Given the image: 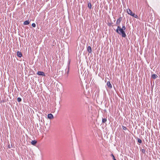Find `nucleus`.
<instances>
[{"label": "nucleus", "mask_w": 160, "mask_h": 160, "mask_svg": "<svg viewBox=\"0 0 160 160\" xmlns=\"http://www.w3.org/2000/svg\"><path fill=\"white\" fill-rule=\"evenodd\" d=\"M116 32L119 34L122 35V37L125 38L126 37V35L124 31L121 29V28L119 26H118Z\"/></svg>", "instance_id": "obj_1"}, {"label": "nucleus", "mask_w": 160, "mask_h": 160, "mask_svg": "<svg viewBox=\"0 0 160 160\" xmlns=\"http://www.w3.org/2000/svg\"><path fill=\"white\" fill-rule=\"evenodd\" d=\"M127 12L129 14L132 16L133 17L135 18H138L137 15L135 13L132 12V11L131 10L129 9H127Z\"/></svg>", "instance_id": "obj_2"}, {"label": "nucleus", "mask_w": 160, "mask_h": 160, "mask_svg": "<svg viewBox=\"0 0 160 160\" xmlns=\"http://www.w3.org/2000/svg\"><path fill=\"white\" fill-rule=\"evenodd\" d=\"M122 20V18L120 17L119 18H118L117 21L116 22V24L119 25L120 24V23Z\"/></svg>", "instance_id": "obj_3"}, {"label": "nucleus", "mask_w": 160, "mask_h": 160, "mask_svg": "<svg viewBox=\"0 0 160 160\" xmlns=\"http://www.w3.org/2000/svg\"><path fill=\"white\" fill-rule=\"evenodd\" d=\"M37 74L39 75H42L43 76H45V74L44 72H42L41 71H38L37 73Z\"/></svg>", "instance_id": "obj_4"}, {"label": "nucleus", "mask_w": 160, "mask_h": 160, "mask_svg": "<svg viewBox=\"0 0 160 160\" xmlns=\"http://www.w3.org/2000/svg\"><path fill=\"white\" fill-rule=\"evenodd\" d=\"M87 52H88L89 53H91L92 52V48L90 46H88L87 47Z\"/></svg>", "instance_id": "obj_5"}, {"label": "nucleus", "mask_w": 160, "mask_h": 160, "mask_svg": "<svg viewBox=\"0 0 160 160\" xmlns=\"http://www.w3.org/2000/svg\"><path fill=\"white\" fill-rule=\"evenodd\" d=\"M107 86L110 88H112V85L111 84L110 82L109 81H108L107 83Z\"/></svg>", "instance_id": "obj_6"}, {"label": "nucleus", "mask_w": 160, "mask_h": 160, "mask_svg": "<svg viewBox=\"0 0 160 160\" xmlns=\"http://www.w3.org/2000/svg\"><path fill=\"white\" fill-rule=\"evenodd\" d=\"M48 117L50 119H51L53 118V116L52 114L51 113L48 114Z\"/></svg>", "instance_id": "obj_7"}, {"label": "nucleus", "mask_w": 160, "mask_h": 160, "mask_svg": "<svg viewBox=\"0 0 160 160\" xmlns=\"http://www.w3.org/2000/svg\"><path fill=\"white\" fill-rule=\"evenodd\" d=\"M151 78L153 79H155L156 78L158 77L157 75L156 74H153L151 75Z\"/></svg>", "instance_id": "obj_8"}, {"label": "nucleus", "mask_w": 160, "mask_h": 160, "mask_svg": "<svg viewBox=\"0 0 160 160\" xmlns=\"http://www.w3.org/2000/svg\"><path fill=\"white\" fill-rule=\"evenodd\" d=\"M37 141L36 140H32L31 142V143L33 145H35L37 143Z\"/></svg>", "instance_id": "obj_9"}, {"label": "nucleus", "mask_w": 160, "mask_h": 160, "mask_svg": "<svg viewBox=\"0 0 160 160\" xmlns=\"http://www.w3.org/2000/svg\"><path fill=\"white\" fill-rule=\"evenodd\" d=\"M17 55L19 58H21L22 56V54L20 52L18 51L17 52Z\"/></svg>", "instance_id": "obj_10"}, {"label": "nucleus", "mask_w": 160, "mask_h": 160, "mask_svg": "<svg viewBox=\"0 0 160 160\" xmlns=\"http://www.w3.org/2000/svg\"><path fill=\"white\" fill-rule=\"evenodd\" d=\"M69 63H70V62H69L68 63V68L67 70L66 69V71L67 72V76H68V74L69 70Z\"/></svg>", "instance_id": "obj_11"}, {"label": "nucleus", "mask_w": 160, "mask_h": 160, "mask_svg": "<svg viewBox=\"0 0 160 160\" xmlns=\"http://www.w3.org/2000/svg\"><path fill=\"white\" fill-rule=\"evenodd\" d=\"M29 21H26L24 22V25H28L29 24Z\"/></svg>", "instance_id": "obj_12"}, {"label": "nucleus", "mask_w": 160, "mask_h": 160, "mask_svg": "<svg viewBox=\"0 0 160 160\" xmlns=\"http://www.w3.org/2000/svg\"><path fill=\"white\" fill-rule=\"evenodd\" d=\"M107 121V118H102V123H104L105 122Z\"/></svg>", "instance_id": "obj_13"}, {"label": "nucleus", "mask_w": 160, "mask_h": 160, "mask_svg": "<svg viewBox=\"0 0 160 160\" xmlns=\"http://www.w3.org/2000/svg\"><path fill=\"white\" fill-rule=\"evenodd\" d=\"M88 6L89 9H91L92 7V4L90 2L88 3Z\"/></svg>", "instance_id": "obj_14"}, {"label": "nucleus", "mask_w": 160, "mask_h": 160, "mask_svg": "<svg viewBox=\"0 0 160 160\" xmlns=\"http://www.w3.org/2000/svg\"><path fill=\"white\" fill-rule=\"evenodd\" d=\"M137 140H138V142L139 143H142V140L140 138H138Z\"/></svg>", "instance_id": "obj_15"}, {"label": "nucleus", "mask_w": 160, "mask_h": 160, "mask_svg": "<svg viewBox=\"0 0 160 160\" xmlns=\"http://www.w3.org/2000/svg\"><path fill=\"white\" fill-rule=\"evenodd\" d=\"M111 157H112V158H113V160H117L115 159V157H114V155H113V154H111Z\"/></svg>", "instance_id": "obj_16"}, {"label": "nucleus", "mask_w": 160, "mask_h": 160, "mask_svg": "<svg viewBox=\"0 0 160 160\" xmlns=\"http://www.w3.org/2000/svg\"><path fill=\"white\" fill-rule=\"evenodd\" d=\"M17 101L18 102H20L21 101L22 99L18 97L17 98Z\"/></svg>", "instance_id": "obj_17"}, {"label": "nucleus", "mask_w": 160, "mask_h": 160, "mask_svg": "<svg viewBox=\"0 0 160 160\" xmlns=\"http://www.w3.org/2000/svg\"><path fill=\"white\" fill-rule=\"evenodd\" d=\"M122 128L124 130H126L127 129V128L126 127L123 126H122Z\"/></svg>", "instance_id": "obj_18"}, {"label": "nucleus", "mask_w": 160, "mask_h": 160, "mask_svg": "<svg viewBox=\"0 0 160 160\" xmlns=\"http://www.w3.org/2000/svg\"><path fill=\"white\" fill-rule=\"evenodd\" d=\"M142 152L144 154H145V152L146 150L144 149H142Z\"/></svg>", "instance_id": "obj_19"}, {"label": "nucleus", "mask_w": 160, "mask_h": 160, "mask_svg": "<svg viewBox=\"0 0 160 160\" xmlns=\"http://www.w3.org/2000/svg\"><path fill=\"white\" fill-rule=\"evenodd\" d=\"M121 29L123 30L124 31L126 29V28L124 25H123L122 28H121Z\"/></svg>", "instance_id": "obj_20"}, {"label": "nucleus", "mask_w": 160, "mask_h": 160, "mask_svg": "<svg viewBox=\"0 0 160 160\" xmlns=\"http://www.w3.org/2000/svg\"><path fill=\"white\" fill-rule=\"evenodd\" d=\"M32 27L35 28L36 27V24L35 23H32Z\"/></svg>", "instance_id": "obj_21"}, {"label": "nucleus", "mask_w": 160, "mask_h": 160, "mask_svg": "<svg viewBox=\"0 0 160 160\" xmlns=\"http://www.w3.org/2000/svg\"><path fill=\"white\" fill-rule=\"evenodd\" d=\"M12 145H11V146L9 144L8 145V148H10L11 147Z\"/></svg>", "instance_id": "obj_22"}]
</instances>
